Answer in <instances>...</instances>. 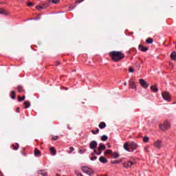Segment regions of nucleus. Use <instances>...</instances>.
<instances>
[{"label":"nucleus","mask_w":176,"mask_h":176,"mask_svg":"<svg viewBox=\"0 0 176 176\" xmlns=\"http://www.w3.org/2000/svg\"><path fill=\"white\" fill-rule=\"evenodd\" d=\"M109 56L111 60L116 63H118V61H120V60H123V58H124V54L120 51L110 52Z\"/></svg>","instance_id":"nucleus-1"},{"label":"nucleus","mask_w":176,"mask_h":176,"mask_svg":"<svg viewBox=\"0 0 176 176\" xmlns=\"http://www.w3.org/2000/svg\"><path fill=\"white\" fill-rule=\"evenodd\" d=\"M81 170L82 173L87 174V175H93L94 174V170L89 166H82Z\"/></svg>","instance_id":"nucleus-2"},{"label":"nucleus","mask_w":176,"mask_h":176,"mask_svg":"<svg viewBox=\"0 0 176 176\" xmlns=\"http://www.w3.org/2000/svg\"><path fill=\"white\" fill-rule=\"evenodd\" d=\"M159 126L160 129H162V131H166L170 128V125L168 121H165L163 124H160Z\"/></svg>","instance_id":"nucleus-3"},{"label":"nucleus","mask_w":176,"mask_h":176,"mask_svg":"<svg viewBox=\"0 0 176 176\" xmlns=\"http://www.w3.org/2000/svg\"><path fill=\"white\" fill-rule=\"evenodd\" d=\"M162 97L165 100H168V102L171 100V96L168 92H162Z\"/></svg>","instance_id":"nucleus-4"},{"label":"nucleus","mask_w":176,"mask_h":176,"mask_svg":"<svg viewBox=\"0 0 176 176\" xmlns=\"http://www.w3.org/2000/svg\"><path fill=\"white\" fill-rule=\"evenodd\" d=\"M139 82H140V85H142V87H143V88H148V87L149 86V84L143 78H140L139 80Z\"/></svg>","instance_id":"nucleus-5"},{"label":"nucleus","mask_w":176,"mask_h":176,"mask_svg":"<svg viewBox=\"0 0 176 176\" xmlns=\"http://www.w3.org/2000/svg\"><path fill=\"white\" fill-rule=\"evenodd\" d=\"M97 145H98V144L96 140H93L89 143V148L90 149H96V148H97Z\"/></svg>","instance_id":"nucleus-6"},{"label":"nucleus","mask_w":176,"mask_h":176,"mask_svg":"<svg viewBox=\"0 0 176 176\" xmlns=\"http://www.w3.org/2000/svg\"><path fill=\"white\" fill-rule=\"evenodd\" d=\"M162 144V140H156L155 142H154V146H155V148H157V149H161Z\"/></svg>","instance_id":"nucleus-7"},{"label":"nucleus","mask_w":176,"mask_h":176,"mask_svg":"<svg viewBox=\"0 0 176 176\" xmlns=\"http://www.w3.org/2000/svg\"><path fill=\"white\" fill-rule=\"evenodd\" d=\"M99 162H100V163H102L103 164H107V163H108V160H107L105 157L101 156L99 158Z\"/></svg>","instance_id":"nucleus-8"},{"label":"nucleus","mask_w":176,"mask_h":176,"mask_svg":"<svg viewBox=\"0 0 176 176\" xmlns=\"http://www.w3.org/2000/svg\"><path fill=\"white\" fill-rule=\"evenodd\" d=\"M105 144H100L98 147V152H102V151H105Z\"/></svg>","instance_id":"nucleus-9"},{"label":"nucleus","mask_w":176,"mask_h":176,"mask_svg":"<svg viewBox=\"0 0 176 176\" xmlns=\"http://www.w3.org/2000/svg\"><path fill=\"white\" fill-rule=\"evenodd\" d=\"M131 166H133V162H131V161H129V162L124 163V167H125L126 168H130V167H131Z\"/></svg>","instance_id":"nucleus-10"},{"label":"nucleus","mask_w":176,"mask_h":176,"mask_svg":"<svg viewBox=\"0 0 176 176\" xmlns=\"http://www.w3.org/2000/svg\"><path fill=\"white\" fill-rule=\"evenodd\" d=\"M131 147V146H130V144H129V142H126L124 144V149H125V151H127L128 152H130V148Z\"/></svg>","instance_id":"nucleus-11"},{"label":"nucleus","mask_w":176,"mask_h":176,"mask_svg":"<svg viewBox=\"0 0 176 176\" xmlns=\"http://www.w3.org/2000/svg\"><path fill=\"white\" fill-rule=\"evenodd\" d=\"M0 14H4L5 16H9V12H8L3 8H0Z\"/></svg>","instance_id":"nucleus-12"},{"label":"nucleus","mask_w":176,"mask_h":176,"mask_svg":"<svg viewBox=\"0 0 176 176\" xmlns=\"http://www.w3.org/2000/svg\"><path fill=\"white\" fill-rule=\"evenodd\" d=\"M139 50H140V51L146 52V51H148V48L147 47H144L142 45H139Z\"/></svg>","instance_id":"nucleus-13"},{"label":"nucleus","mask_w":176,"mask_h":176,"mask_svg":"<svg viewBox=\"0 0 176 176\" xmlns=\"http://www.w3.org/2000/svg\"><path fill=\"white\" fill-rule=\"evenodd\" d=\"M34 156L36 157H41V151L38 148L34 149Z\"/></svg>","instance_id":"nucleus-14"},{"label":"nucleus","mask_w":176,"mask_h":176,"mask_svg":"<svg viewBox=\"0 0 176 176\" xmlns=\"http://www.w3.org/2000/svg\"><path fill=\"white\" fill-rule=\"evenodd\" d=\"M50 150L52 156H56V155L57 154V152L56 151V149H54V147H51Z\"/></svg>","instance_id":"nucleus-15"},{"label":"nucleus","mask_w":176,"mask_h":176,"mask_svg":"<svg viewBox=\"0 0 176 176\" xmlns=\"http://www.w3.org/2000/svg\"><path fill=\"white\" fill-rule=\"evenodd\" d=\"M105 127H107V124H105V122H102L99 124V129H105Z\"/></svg>","instance_id":"nucleus-16"},{"label":"nucleus","mask_w":176,"mask_h":176,"mask_svg":"<svg viewBox=\"0 0 176 176\" xmlns=\"http://www.w3.org/2000/svg\"><path fill=\"white\" fill-rule=\"evenodd\" d=\"M10 98L12 100H16V92L14 91H11Z\"/></svg>","instance_id":"nucleus-17"},{"label":"nucleus","mask_w":176,"mask_h":176,"mask_svg":"<svg viewBox=\"0 0 176 176\" xmlns=\"http://www.w3.org/2000/svg\"><path fill=\"white\" fill-rule=\"evenodd\" d=\"M170 58L173 60H176V52L175 51H174L173 52H172V54H170Z\"/></svg>","instance_id":"nucleus-18"},{"label":"nucleus","mask_w":176,"mask_h":176,"mask_svg":"<svg viewBox=\"0 0 176 176\" xmlns=\"http://www.w3.org/2000/svg\"><path fill=\"white\" fill-rule=\"evenodd\" d=\"M112 157L113 158V159H118V157H119V153H118V152H114V153H112Z\"/></svg>","instance_id":"nucleus-19"},{"label":"nucleus","mask_w":176,"mask_h":176,"mask_svg":"<svg viewBox=\"0 0 176 176\" xmlns=\"http://www.w3.org/2000/svg\"><path fill=\"white\" fill-rule=\"evenodd\" d=\"M151 89L153 92H157L158 88L156 87V85H151Z\"/></svg>","instance_id":"nucleus-20"},{"label":"nucleus","mask_w":176,"mask_h":176,"mask_svg":"<svg viewBox=\"0 0 176 176\" xmlns=\"http://www.w3.org/2000/svg\"><path fill=\"white\" fill-rule=\"evenodd\" d=\"M146 42L147 43V44H152L153 43V38L149 37L146 40Z\"/></svg>","instance_id":"nucleus-21"},{"label":"nucleus","mask_w":176,"mask_h":176,"mask_svg":"<svg viewBox=\"0 0 176 176\" xmlns=\"http://www.w3.org/2000/svg\"><path fill=\"white\" fill-rule=\"evenodd\" d=\"M16 89L19 93H22V91H24V89H23V87H21V85L18 86Z\"/></svg>","instance_id":"nucleus-22"},{"label":"nucleus","mask_w":176,"mask_h":176,"mask_svg":"<svg viewBox=\"0 0 176 176\" xmlns=\"http://www.w3.org/2000/svg\"><path fill=\"white\" fill-rule=\"evenodd\" d=\"M19 101V102H22L25 100V96H23V97H20V96H18Z\"/></svg>","instance_id":"nucleus-23"},{"label":"nucleus","mask_w":176,"mask_h":176,"mask_svg":"<svg viewBox=\"0 0 176 176\" xmlns=\"http://www.w3.org/2000/svg\"><path fill=\"white\" fill-rule=\"evenodd\" d=\"M24 104L25 109L30 108V107H31V104L30 103V102L26 101L24 102Z\"/></svg>","instance_id":"nucleus-24"},{"label":"nucleus","mask_w":176,"mask_h":176,"mask_svg":"<svg viewBox=\"0 0 176 176\" xmlns=\"http://www.w3.org/2000/svg\"><path fill=\"white\" fill-rule=\"evenodd\" d=\"M108 140V136L104 135L101 137V140L102 141H107Z\"/></svg>","instance_id":"nucleus-25"},{"label":"nucleus","mask_w":176,"mask_h":176,"mask_svg":"<svg viewBox=\"0 0 176 176\" xmlns=\"http://www.w3.org/2000/svg\"><path fill=\"white\" fill-rule=\"evenodd\" d=\"M12 147L14 151H17V149H19V144H16L15 145L12 144Z\"/></svg>","instance_id":"nucleus-26"},{"label":"nucleus","mask_w":176,"mask_h":176,"mask_svg":"<svg viewBox=\"0 0 176 176\" xmlns=\"http://www.w3.org/2000/svg\"><path fill=\"white\" fill-rule=\"evenodd\" d=\"M143 141H144V142H148V141H149L148 136H144Z\"/></svg>","instance_id":"nucleus-27"},{"label":"nucleus","mask_w":176,"mask_h":176,"mask_svg":"<svg viewBox=\"0 0 176 176\" xmlns=\"http://www.w3.org/2000/svg\"><path fill=\"white\" fill-rule=\"evenodd\" d=\"M76 175L78 176H82V173H80V171L76 170H75Z\"/></svg>","instance_id":"nucleus-28"},{"label":"nucleus","mask_w":176,"mask_h":176,"mask_svg":"<svg viewBox=\"0 0 176 176\" xmlns=\"http://www.w3.org/2000/svg\"><path fill=\"white\" fill-rule=\"evenodd\" d=\"M140 63H136V65H135V69L140 70Z\"/></svg>","instance_id":"nucleus-29"},{"label":"nucleus","mask_w":176,"mask_h":176,"mask_svg":"<svg viewBox=\"0 0 176 176\" xmlns=\"http://www.w3.org/2000/svg\"><path fill=\"white\" fill-rule=\"evenodd\" d=\"M50 2H52V3H58L60 0H50Z\"/></svg>","instance_id":"nucleus-30"},{"label":"nucleus","mask_w":176,"mask_h":176,"mask_svg":"<svg viewBox=\"0 0 176 176\" xmlns=\"http://www.w3.org/2000/svg\"><path fill=\"white\" fill-rule=\"evenodd\" d=\"M109 153H112V151L111 150H107L104 152V155H109Z\"/></svg>","instance_id":"nucleus-31"},{"label":"nucleus","mask_w":176,"mask_h":176,"mask_svg":"<svg viewBox=\"0 0 176 176\" xmlns=\"http://www.w3.org/2000/svg\"><path fill=\"white\" fill-rule=\"evenodd\" d=\"M137 148H138V144H137V143H134L133 142V151L134 149H137Z\"/></svg>","instance_id":"nucleus-32"},{"label":"nucleus","mask_w":176,"mask_h":176,"mask_svg":"<svg viewBox=\"0 0 176 176\" xmlns=\"http://www.w3.org/2000/svg\"><path fill=\"white\" fill-rule=\"evenodd\" d=\"M129 87L131 89L133 87V81L131 80H129Z\"/></svg>","instance_id":"nucleus-33"},{"label":"nucleus","mask_w":176,"mask_h":176,"mask_svg":"<svg viewBox=\"0 0 176 176\" xmlns=\"http://www.w3.org/2000/svg\"><path fill=\"white\" fill-rule=\"evenodd\" d=\"M111 163L113 164H116V163H118V164L120 163V161H112Z\"/></svg>","instance_id":"nucleus-34"},{"label":"nucleus","mask_w":176,"mask_h":176,"mask_svg":"<svg viewBox=\"0 0 176 176\" xmlns=\"http://www.w3.org/2000/svg\"><path fill=\"white\" fill-rule=\"evenodd\" d=\"M53 141H56V140H58V136H54L52 138Z\"/></svg>","instance_id":"nucleus-35"},{"label":"nucleus","mask_w":176,"mask_h":176,"mask_svg":"<svg viewBox=\"0 0 176 176\" xmlns=\"http://www.w3.org/2000/svg\"><path fill=\"white\" fill-rule=\"evenodd\" d=\"M91 160H97V157L94 156V157H91Z\"/></svg>","instance_id":"nucleus-36"},{"label":"nucleus","mask_w":176,"mask_h":176,"mask_svg":"<svg viewBox=\"0 0 176 176\" xmlns=\"http://www.w3.org/2000/svg\"><path fill=\"white\" fill-rule=\"evenodd\" d=\"M85 0H78L76 3H81V2H83Z\"/></svg>","instance_id":"nucleus-37"},{"label":"nucleus","mask_w":176,"mask_h":176,"mask_svg":"<svg viewBox=\"0 0 176 176\" xmlns=\"http://www.w3.org/2000/svg\"><path fill=\"white\" fill-rule=\"evenodd\" d=\"M101 153H102V151H98V152H97L96 155L98 156H100V155H101Z\"/></svg>","instance_id":"nucleus-38"},{"label":"nucleus","mask_w":176,"mask_h":176,"mask_svg":"<svg viewBox=\"0 0 176 176\" xmlns=\"http://www.w3.org/2000/svg\"><path fill=\"white\" fill-rule=\"evenodd\" d=\"M69 150H70V153L74 152V147H70Z\"/></svg>","instance_id":"nucleus-39"},{"label":"nucleus","mask_w":176,"mask_h":176,"mask_svg":"<svg viewBox=\"0 0 176 176\" xmlns=\"http://www.w3.org/2000/svg\"><path fill=\"white\" fill-rule=\"evenodd\" d=\"M36 9H38V10H39V9H43V8H42V7H41V6H36Z\"/></svg>","instance_id":"nucleus-40"},{"label":"nucleus","mask_w":176,"mask_h":176,"mask_svg":"<svg viewBox=\"0 0 176 176\" xmlns=\"http://www.w3.org/2000/svg\"><path fill=\"white\" fill-rule=\"evenodd\" d=\"M28 6H32V3L29 2V3H28Z\"/></svg>","instance_id":"nucleus-41"},{"label":"nucleus","mask_w":176,"mask_h":176,"mask_svg":"<svg viewBox=\"0 0 176 176\" xmlns=\"http://www.w3.org/2000/svg\"><path fill=\"white\" fill-rule=\"evenodd\" d=\"M79 153L82 154V153H85V151H82V150H79Z\"/></svg>","instance_id":"nucleus-42"},{"label":"nucleus","mask_w":176,"mask_h":176,"mask_svg":"<svg viewBox=\"0 0 176 176\" xmlns=\"http://www.w3.org/2000/svg\"><path fill=\"white\" fill-rule=\"evenodd\" d=\"M129 72H133V67L129 68Z\"/></svg>","instance_id":"nucleus-43"},{"label":"nucleus","mask_w":176,"mask_h":176,"mask_svg":"<svg viewBox=\"0 0 176 176\" xmlns=\"http://www.w3.org/2000/svg\"><path fill=\"white\" fill-rule=\"evenodd\" d=\"M107 147H108V148H111V144L107 143Z\"/></svg>","instance_id":"nucleus-44"},{"label":"nucleus","mask_w":176,"mask_h":176,"mask_svg":"<svg viewBox=\"0 0 176 176\" xmlns=\"http://www.w3.org/2000/svg\"><path fill=\"white\" fill-rule=\"evenodd\" d=\"M16 112H18V113L20 112V108L18 107V108L16 109Z\"/></svg>","instance_id":"nucleus-45"},{"label":"nucleus","mask_w":176,"mask_h":176,"mask_svg":"<svg viewBox=\"0 0 176 176\" xmlns=\"http://www.w3.org/2000/svg\"><path fill=\"white\" fill-rule=\"evenodd\" d=\"M100 133V129H96V133Z\"/></svg>","instance_id":"nucleus-46"},{"label":"nucleus","mask_w":176,"mask_h":176,"mask_svg":"<svg viewBox=\"0 0 176 176\" xmlns=\"http://www.w3.org/2000/svg\"><path fill=\"white\" fill-rule=\"evenodd\" d=\"M94 153L95 155H97V151L94 150Z\"/></svg>","instance_id":"nucleus-47"},{"label":"nucleus","mask_w":176,"mask_h":176,"mask_svg":"<svg viewBox=\"0 0 176 176\" xmlns=\"http://www.w3.org/2000/svg\"><path fill=\"white\" fill-rule=\"evenodd\" d=\"M41 175L46 176V175H47V174H46V173H42Z\"/></svg>","instance_id":"nucleus-48"},{"label":"nucleus","mask_w":176,"mask_h":176,"mask_svg":"<svg viewBox=\"0 0 176 176\" xmlns=\"http://www.w3.org/2000/svg\"><path fill=\"white\" fill-rule=\"evenodd\" d=\"M91 132L93 134H96V132H94V130H92Z\"/></svg>","instance_id":"nucleus-49"},{"label":"nucleus","mask_w":176,"mask_h":176,"mask_svg":"<svg viewBox=\"0 0 176 176\" xmlns=\"http://www.w3.org/2000/svg\"><path fill=\"white\" fill-rule=\"evenodd\" d=\"M124 86H127V82H124Z\"/></svg>","instance_id":"nucleus-50"},{"label":"nucleus","mask_w":176,"mask_h":176,"mask_svg":"<svg viewBox=\"0 0 176 176\" xmlns=\"http://www.w3.org/2000/svg\"><path fill=\"white\" fill-rule=\"evenodd\" d=\"M91 155H94V153H92Z\"/></svg>","instance_id":"nucleus-51"},{"label":"nucleus","mask_w":176,"mask_h":176,"mask_svg":"<svg viewBox=\"0 0 176 176\" xmlns=\"http://www.w3.org/2000/svg\"><path fill=\"white\" fill-rule=\"evenodd\" d=\"M133 88H134V82H133Z\"/></svg>","instance_id":"nucleus-52"},{"label":"nucleus","mask_w":176,"mask_h":176,"mask_svg":"<svg viewBox=\"0 0 176 176\" xmlns=\"http://www.w3.org/2000/svg\"><path fill=\"white\" fill-rule=\"evenodd\" d=\"M175 48H176V45H175Z\"/></svg>","instance_id":"nucleus-53"}]
</instances>
